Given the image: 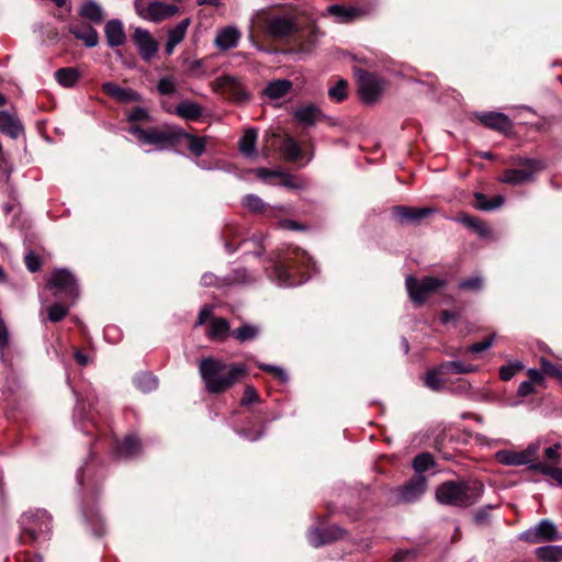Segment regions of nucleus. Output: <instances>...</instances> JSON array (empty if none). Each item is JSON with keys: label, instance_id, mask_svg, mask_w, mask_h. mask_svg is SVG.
Instances as JSON below:
<instances>
[{"label": "nucleus", "instance_id": "nucleus-1", "mask_svg": "<svg viewBox=\"0 0 562 562\" xmlns=\"http://www.w3.org/2000/svg\"><path fill=\"white\" fill-rule=\"evenodd\" d=\"M310 271H317L316 262L299 247H288L273 265L271 279L279 286H296L310 279Z\"/></svg>", "mask_w": 562, "mask_h": 562}, {"label": "nucleus", "instance_id": "nucleus-2", "mask_svg": "<svg viewBox=\"0 0 562 562\" xmlns=\"http://www.w3.org/2000/svg\"><path fill=\"white\" fill-rule=\"evenodd\" d=\"M139 145L153 146L156 150H165L173 147L182 137L189 140L188 147L195 156H201L206 146V137H199L186 133L181 127H151L148 130L140 128L138 125H132L128 128Z\"/></svg>", "mask_w": 562, "mask_h": 562}, {"label": "nucleus", "instance_id": "nucleus-3", "mask_svg": "<svg viewBox=\"0 0 562 562\" xmlns=\"http://www.w3.org/2000/svg\"><path fill=\"white\" fill-rule=\"evenodd\" d=\"M199 372L207 392L218 394L231 389L246 373L244 364L227 363L207 357L199 361Z\"/></svg>", "mask_w": 562, "mask_h": 562}, {"label": "nucleus", "instance_id": "nucleus-4", "mask_svg": "<svg viewBox=\"0 0 562 562\" xmlns=\"http://www.w3.org/2000/svg\"><path fill=\"white\" fill-rule=\"evenodd\" d=\"M484 486L479 481H447L436 490V499L442 505L469 507L481 498Z\"/></svg>", "mask_w": 562, "mask_h": 562}, {"label": "nucleus", "instance_id": "nucleus-5", "mask_svg": "<svg viewBox=\"0 0 562 562\" xmlns=\"http://www.w3.org/2000/svg\"><path fill=\"white\" fill-rule=\"evenodd\" d=\"M19 522L22 533L37 541L50 531L52 517L45 509H30L20 517Z\"/></svg>", "mask_w": 562, "mask_h": 562}, {"label": "nucleus", "instance_id": "nucleus-6", "mask_svg": "<svg viewBox=\"0 0 562 562\" xmlns=\"http://www.w3.org/2000/svg\"><path fill=\"white\" fill-rule=\"evenodd\" d=\"M47 288L53 291L55 297L71 302L79 295L77 281L66 269H56L47 283Z\"/></svg>", "mask_w": 562, "mask_h": 562}, {"label": "nucleus", "instance_id": "nucleus-7", "mask_svg": "<svg viewBox=\"0 0 562 562\" xmlns=\"http://www.w3.org/2000/svg\"><path fill=\"white\" fill-rule=\"evenodd\" d=\"M518 168L506 169L499 181L503 183L519 186L533 181L535 176L542 169V165L536 159L520 158L517 160Z\"/></svg>", "mask_w": 562, "mask_h": 562}, {"label": "nucleus", "instance_id": "nucleus-8", "mask_svg": "<svg viewBox=\"0 0 562 562\" xmlns=\"http://www.w3.org/2000/svg\"><path fill=\"white\" fill-rule=\"evenodd\" d=\"M405 283L411 300L416 304H422L426 301L429 294L443 288L447 281L435 277H425L417 280L409 276L406 278Z\"/></svg>", "mask_w": 562, "mask_h": 562}, {"label": "nucleus", "instance_id": "nucleus-9", "mask_svg": "<svg viewBox=\"0 0 562 562\" xmlns=\"http://www.w3.org/2000/svg\"><path fill=\"white\" fill-rule=\"evenodd\" d=\"M357 83L360 98L366 103L375 102L385 87V82L381 77L367 71H358Z\"/></svg>", "mask_w": 562, "mask_h": 562}, {"label": "nucleus", "instance_id": "nucleus-10", "mask_svg": "<svg viewBox=\"0 0 562 562\" xmlns=\"http://www.w3.org/2000/svg\"><path fill=\"white\" fill-rule=\"evenodd\" d=\"M538 449V445L531 443L522 451L499 450L495 453V459L498 463L503 465H528V469L530 470V465L535 463L533 460L536 458Z\"/></svg>", "mask_w": 562, "mask_h": 562}, {"label": "nucleus", "instance_id": "nucleus-11", "mask_svg": "<svg viewBox=\"0 0 562 562\" xmlns=\"http://www.w3.org/2000/svg\"><path fill=\"white\" fill-rule=\"evenodd\" d=\"M295 16L291 13L271 15L266 21V33L274 38H283L296 32Z\"/></svg>", "mask_w": 562, "mask_h": 562}, {"label": "nucleus", "instance_id": "nucleus-12", "mask_svg": "<svg viewBox=\"0 0 562 562\" xmlns=\"http://www.w3.org/2000/svg\"><path fill=\"white\" fill-rule=\"evenodd\" d=\"M519 538L531 543H537L541 541H557L562 537L551 520L542 519L533 528H530L520 533Z\"/></svg>", "mask_w": 562, "mask_h": 562}, {"label": "nucleus", "instance_id": "nucleus-13", "mask_svg": "<svg viewBox=\"0 0 562 562\" xmlns=\"http://www.w3.org/2000/svg\"><path fill=\"white\" fill-rule=\"evenodd\" d=\"M133 41L143 60L150 61L156 57L158 53V43L149 31L142 27L135 29Z\"/></svg>", "mask_w": 562, "mask_h": 562}, {"label": "nucleus", "instance_id": "nucleus-14", "mask_svg": "<svg viewBox=\"0 0 562 562\" xmlns=\"http://www.w3.org/2000/svg\"><path fill=\"white\" fill-rule=\"evenodd\" d=\"M427 490V479L424 475H415L398 490V498L403 503L418 501Z\"/></svg>", "mask_w": 562, "mask_h": 562}, {"label": "nucleus", "instance_id": "nucleus-15", "mask_svg": "<svg viewBox=\"0 0 562 562\" xmlns=\"http://www.w3.org/2000/svg\"><path fill=\"white\" fill-rule=\"evenodd\" d=\"M68 31L88 48L99 44V34L90 23L74 21L68 25Z\"/></svg>", "mask_w": 562, "mask_h": 562}, {"label": "nucleus", "instance_id": "nucleus-16", "mask_svg": "<svg viewBox=\"0 0 562 562\" xmlns=\"http://www.w3.org/2000/svg\"><path fill=\"white\" fill-rule=\"evenodd\" d=\"M434 213L429 207L395 206L393 214L401 224H417Z\"/></svg>", "mask_w": 562, "mask_h": 562}, {"label": "nucleus", "instance_id": "nucleus-17", "mask_svg": "<svg viewBox=\"0 0 562 562\" xmlns=\"http://www.w3.org/2000/svg\"><path fill=\"white\" fill-rule=\"evenodd\" d=\"M104 35L109 47H120L126 43V33L123 22L119 19H111L104 25Z\"/></svg>", "mask_w": 562, "mask_h": 562}, {"label": "nucleus", "instance_id": "nucleus-18", "mask_svg": "<svg viewBox=\"0 0 562 562\" xmlns=\"http://www.w3.org/2000/svg\"><path fill=\"white\" fill-rule=\"evenodd\" d=\"M178 11L179 8L175 4L150 1L147 5V15L145 21L159 23L165 19L173 16Z\"/></svg>", "mask_w": 562, "mask_h": 562}, {"label": "nucleus", "instance_id": "nucleus-19", "mask_svg": "<svg viewBox=\"0 0 562 562\" xmlns=\"http://www.w3.org/2000/svg\"><path fill=\"white\" fill-rule=\"evenodd\" d=\"M190 24L191 19L186 18L181 20L177 25L168 30L167 42L165 45V53L168 56H170L175 52V48L184 40Z\"/></svg>", "mask_w": 562, "mask_h": 562}, {"label": "nucleus", "instance_id": "nucleus-20", "mask_svg": "<svg viewBox=\"0 0 562 562\" xmlns=\"http://www.w3.org/2000/svg\"><path fill=\"white\" fill-rule=\"evenodd\" d=\"M342 533L344 531L336 526L329 527L324 530L313 528L308 531L307 539L313 547L318 548L334 540L339 539L342 536Z\"/></svg>", "mask_w": 562, "mask_h": 562}, {"label": "nucleus", "instance_id": "nucleus-21", "mask_svg": "<svg viewBox=\"0 0 562 562\" xmlns=\"http://www.w3.org/2000/svg\"><path fill=\"white\" fill-rule=\"evenodd\" d=\"M256 175L259 179L267 181L269 178H278L279 184L290 189H301L303 183L296 177L279 170H269L266 168H258Z\"/></svg>", "mask_w": 562, "mask_h": 562}, {"label": "nucleus", "instance_id": "nucleus-22", "mask_svg": "<svg viewBox=\"0 0 562 562\" xmlns=\"http://www.w3.org/2000/svg\"><path fill=\"white\" fill-rule=\"evenodd\" d=\"M102 90L109 97L115 99L119 102L128 103V102H138L140 101V94L131 88H122L112 81H106L102 83Z\"/></svg>", "mask_w": 562, "mask_h": 562}, {"label": "nucleus", "instance_id": "nucleus-23", "mask_svg": "<svg viewBox=\"0 0 562 562\" xmlns=\"http://www.w3.org/2000/svg\"><path fill=\"white\" fill-rule=\"evenodd\" d=\"M240 37L238 29L229 25L217 31L214 44L221 50H228L238 45Z\"/></svg>", "mask_w": 562, "mask_h": 562}, {"label": "nucleus", "instance_id": "nucleus-24", "mask_svg": "<svg viewBox=\"0 0 562 562\" xmlns=\"http://www.w3.org/2000/svg\"><path fill=\"white\" fill-rule=\"evenodd\" d=\"M480 122L492 130L499 132H508L512 130V121L509 117L501 112H485L477 114Z\"/></svg>", "mask_w": 562, "mask_h": 562}, {"label": "nucleus", "instance_id": "nucleus-25", "mask_svg": "<svg viewBox=\"0 0 562 562\" xmlns=\"http://www.w3.org/2000/svg\"><path fill=\"white\" fill-rule=\"evenodd\" d=\"M0 132L16 139L23 134L24 127L15 115L8 111H0Z\"/></svg>", "mask_w": 562, "mask_h": 562}, {"label": "nucleus", "instance_id": "nucleus-26", "mask_svg": "<svg viewBox=\"0 0 562 562\" xmlns=\"http://www.w3.org/2000/svg\"><path fill=\"white\" fill-rule=\"evenodd\" d=\"M337 22L347 23L355 21L366 14L364 10L351 5L333 4L327 9Z\"/></svg>", "mask_w": 562, "mask_h": 562}, {"label": "nucleus", "instance_id": "nucleus-27", "mask_svg": "<svg viewBox=\"0 0 562 562\" xmlns=\"http://www.w3.org/2000/svg\"><path fill=\"white\" fill-rule=\"evenodd\" d=\"M294 119L303 126H314L316 122L323 116L319 108L314 104H307L297 108L293 112Z\"/></svg>", "mask_w": 562, "mask_h": 562}, {"label": "nucleus", "instance_id": "nucleus-28", "mask_svg": "<svg viewBox=\"0 0 562 562\" xmlns=\"http://www.w3.org/2000/svg\"><path fill=\"white\" fill-rule=\"evenodd\" d=\"M79 15L92 24H101L105 14L102 7L94 0H85L79 8Z\"/></svg>", "mask_w": 562, "mask_h": 562}, {"label": "nucleus", "instance_id": "nucleus-29", "mask_svg": "<svg viewBox=\"0 0 562 562\" xmlns=\"http://www.w3.org/2000/svg\"><path fill=\"white\" fill-rule=\"evenodd\" d=\"M142 450L139 439L126 436L122 442H116L114 454L116 458L130 459L136 457Z\"/></svg>", "mask_w": 562, "mask_h": 562}, {"label": "nucleus", "instance_id": "nucleus-30", "mask_svg": "<svg viewBox=\"0 0 562 562\" xmlns=\"http://www.w3.org/2000/svg\"><path fill=\"white\" fill-rule=\"evenodd\" d=\"M56 81L64 88H72L76 86L81 77V74L76 67L59 68L55 71Z\"/></svg>", "mask_w": 562, "mask_h": 562}, {"label": "nucleus", "instance_id": "nucleus-31", "mask_svg": "<svg viewBox=\"0 0 562 562\" xmlns=\"http://www.w3.org/2000/svg\"><path fill=\"white\" fill-rule=\"evenodd\" d=\"M257 136V130L255 128L246 130L241 136L239 140V150L245 157L251 158L256 155Z\"/></svg>", "mask_w": 562, "mask_h": 562}, {"label": "nucleus", "instance_id": "nucleus-32", "mask_svg": "<svg viewBox=\"0 0 562 562\" xmlns=\"http://www.w3.org/2000/svg\"><path fill=\"white\" fill-rule=\"evenodd\" d=\"M175 113L189 121H194L202 115V108L192 101H183L177 104Z\"/></svg>", "mask_w": 562, "mask_h": 562}, {"label": "nucleus", "instance_id": "nucleus-33", "mask_svg": "<svg viewBox=\"0 0 562 562\" xmlns=\"http://www.w3.org/2000/svg\"><path fill=\"white\" fill-rule=\"evenodd\" d=\"M292 83L286 79L276 80L266 87L265 94L271 100H279L290 91Z\"/></svg>", "mask_w": 562, "mask_h": 562}, {"label": "nucleus", "instance_id": "nucleus-34", "mask_svg": "<svg viewBox=\"0 0 562 562\" xmlns=\"http://www.w3.org/2000/svg\"><path fill=\"white\" fill-rule=\"evenodd\" d=\"M474 198H475L474 206L477 210L486 211V212L501 207L505 202V199L503 195H495L492 200H490L485 194L476 192L474 194Z\"/></svg>", "mask_w": 562, "mask_h": 562}, {"label": "nucleus", "instance_id": "nucleus-35", "mask_svg": "<svg viewBox=\"0 0 562 562\" xmlns=\"http://www.w3.org/2000/svg\"><path fill=\"white\" fill-rule=\"evenodd\" d=\"M536 555L544 562H558L562 559V546H543L536 549Z\"/></svg>", "mask_w": 562, "mask_h": 562}, {"label": "nucleus", "instance_id": "nucleus-36", "mask_svg": "<svg viewBox=\"0 0 562 562\" xmlns=\"http://www.w3.org/2000/svg\"><path fill=\"white\" fill-rule=\"evenodd\" d=\"M477 370L476 366L467 364L462 361H446L440 364V371L446 374L472 373Z\"/></svg>", "mask_w": 562, "mask_h": 562}, {"label": "nucleus", "instance_id": "nucleus-37", "mask_svg": "<svg viewBox=\"0 0 562 562\" xmlns=\"http://www.w3.org/2000/svg\"><path fill=\"white\" fill-rule=\"evenodd\" d=\"M134 384L139 391L148 393L157 389L158 380L149 372H140L134 378Z\"/></svg>", "mask_w": 562, "mask_h": 562}, {"label": "nucleus", "instance_id": "nucleus-38", "mask_svg": "<svg viewBox=\"0 0 562 562\" xmlns=\"http://www.w3.org/2000/svg\"><path fill=\"white\" fill-rule=\"evenodd\" d=\"M259 333L260 329L258 326L252 324H244L233 330L231 335L239 342H246L256 339Z\"/></svg>", "mask_w": 562, "mask_h": 562}, {"label": "nucleus", "instance_id": "nucleus-39", "mask_svg": "<svg viewBox=\"0 0 562 562\" xmlns=\"http://www.w3.org/2000/svg\"><path fill=\"white\" fill-rule=\"evenodd\" d=\"M240 203L244 209L256 214H262L268 209V204L265 203L263 200L256 194H246L243 196Z\"/></svg>", "mask_w": 562, "mask_h": 562}, {"label": "nucleus", "instance_id": "nucleus-40", "mask_svg": "<svg viewBox=\"0 0 562 562\" xmlns=\"http://www.w3.org/2000/svg\"><path fill=\"white\" fill-rule=\"evenodd\" d=\"M209 336L212 339H223L229 334V323L222 317H214L211 321Z\"/></svg>", "mask_w": 562, "mask_h": 562}, {"label": "nucleus", "instance_id": "nucleus-41", "mask_svg": "<svg viewBox=\"0 0 562 562\" xmlns=\"http://www.w3.org/2000/svg\"><path fill=\"white\" fill-rule=\"evenodd\" d=\"M280 150L283 156L291 161L297 160L302 155L301 147L292 137H286L282 142Z\"/></svg>", "mask_w": 562, "mask_h": 562}, {"label": "nucleus", "instance_id": "nucleus-42", "mask_svg": "<svg viewBox=\"0 0 562 562\" xmlns=\"http://www.w3.org/2000/svg\"><path fill=\"white\" fill-rule=\"evenodd\" d=\"M435 465L434 458L428 452H423L416 456L413 460V469L416 475H422Z\"/></svg>", "mask_w": 562, "mask_h": 562}, {"label": "nucleus", "instance_id": "nucleus-43", "mask_svg": "<svg viewBox=\"0 0 562 562\" xmlns=\"http://www.w3.org/2000/svg\"><path fill=\"white\" fill-rule=\"evenodd\" d=\"M530 470L538 471L552 477L559 485L562 486V468L551 467L546 463H533L530 465Z\"/></svg>", "mask_w": 562, "mask_h": 562}, {"label": "nucleus", "instance_id": "nucleus-44", "mask_svg": "<svg viewBox=\"0 0 562 562\" xmlns=\"http://www.w3.org/2000/svg\"><path fill=\"white\" fill-rule=\"evenodd\" d=\"M459 222L465 225L467 227L472 228L482 237L487 236L488 234V229L485 226V224L473 216L463 215L462 217L459 218Z\"/></svg>", "mask_w": 562, "mask_h": 562}, {"label": "nucleus", "instance_id": "nucleus-45", "mask_svg": "<svg viewBox=\"0 0 562 562\" xmlns=\"http://www.w3.org/2000/svg\"><path fill=\"white\" fill-rule=\"evenodd\" d=\"M440 374H446L440 371V366L437 369L428 371L425 375L426 386L434 391L440 390L443 386V382L439 378Z\"/></svg>", "mask_w": 562, "mask_h": 562}, {"label": "nucleus", "instance_id": "nucleus-46", "mask_svg": "<svg viewBox=\"0 0 562 562\" xmlns=\"http://www.w3.org/2000/svg\"><path fill=\"white\" fill-rule=\"evenodd\" d=\"M328 95L331 100L336 102H340L347 97V81L344 79L338 80V82L328 90Z\"/></svg>", "mask_w": 562, "mask_h": 562}, {"label": "nucleus", "instance_id": "nucleus-47", "mask_svg": "<svg viewBox=\"0 0 562 562\" xmlns=\"http://www.w3.org/2000/svg\"><path fill=\"white\" fill-rule=\"evenodd\" d=\"M68 314V306L64 303H55L48 307V319L53 323L61 321Z\"/></svg>", "mask_w": 562, "mask_h": 562}, {"label": "nucleus", "instance_id": "nucleus-48", "mask_svg": "<svg viewBox=\"0 0 562 562\" xmlns=\"http://www.w3.org/2000/svg\"><path fill=\"white\" fill-rule=\"evenodd\" d=\"M459 288L472 292L480 291L483 288V279L479 276L471 277L469 279L462 280L459 283Z\"/></svg>", "mask_w": 562, "mask_h": 562}, {"label": "nucleus", "instance_id": "nucleus-49", "mask_svg": "<svg viewBox=\"0 0 562 562\" xmlns=\"http://www.w3.org/2000/svg\"><path fill=\"white\" fill-rule=\"evenodd\" d=\"M257 366L261 370L274 374L276 378H278L282 383H285L288 381V374L281 367L273 366V364H266L262 362H257Z\"/></svg>", "mask_w": 562, "mask_h": 562}, {"label": "nucleus", "instance_id": "nucleus-50", "mask_svg": "<svg viewBox=\"0 0 562 562\" xmlns=\"http://www.w3.org/2000/svg\"><path fill=\"white\" fill-rule=\"evenodd\" d=\"M157 90L162 95L172 94L176 91V83L171 77H164L157 85Z\"/></svg>", "mask_w": 562, "mask_h": 562}, {"label": "nucleus", "instance_id": "nucleus-51", "mask_svg": "<svg viewBox=\"0 0 562 562\" xmlns=\"http://www.w3.org/2000/svg\"><path fill=\"white\" fill-rule=\"evenodd\" d=\"M494 338L495 335H491L484 338L482 341L470 345L467 350L471 353H479L485 351L492 347V345L494 344Z\"/></svg>", "mask_w": 562, "mask_h": 562}, {"label": "nucleus", "instance_id": "nucleus-52", "mask_svg": "<svg viewBox=\"0 0 562 562\" xmlns=\"http://www.w3.org/2000/svg\"><path fill=\"white\" fill-rule=\"evenodd\" d=\"M560 450H561V443H555L551 447L546 448V450H544L546 459L552 464L560 463L562 460Z\"/></svg>", "mask_w": 562, "mask_h": 562}, {"label": "nucleus", "instance_id": "nucleus-53", "mask_svg": "<svg viewBox=\"0 0 562 562\" xmlns=\"http://www.w3.org/2000/svg\"><path fill=\"white\" fill-rule=\"evenodd\" d=\"M520 369H522V364L520 362L503 366L499 369V376L504 381H509Z\"/></svg>", "mask_w": 562, "mask_h": 562}, {"label": "nucleus", "instance_id": "nucleus-54", "mask_svg": "<svg viewBox=\"0 0 562 562\" xmlns=\"http://www.w3.org/2000/svg\"><path fill=\"white\" fill-rule=\"evenodd\" d=\"M9 339L10 335L8 327L5 326L4 322L0 319V360L2 362L4 361V350L9 345Z\"/></svg>", "mask_w": 562, "mask_h": 562}, {"label": "nucleus", "instance_id": "nucleus-55", "mask_svg": "<svg viewBox=\"0 0 562 562\" xmlns=\"http://www.w3.org/2000/svg\"><path fill=\"white\" fill-rule=\"evenodd\" d=\"M24 261H25L26 268L31 272H36L42 267V259L40 258V256L34 254L33 251H30L25 255Z\"/></svg>", "mask_w": 562, "mask_h": 562}, {"label": "nucleus", "instance_id": "nucleus-56", "mask_svg": "<svg viewBox=\"0 0 562 562\" xmlns=\"http://www.w3.org/2000/svg\"><path fill=\"white\" fill-rule=\"evenodd\" d=\"M257 400H258V394H257V391L255 390V387L251 385H247L245 387L244 396L240 401V404L243 406H248V405L255 403Z\"/></svg>", "mask_w": 562, "mask_h": 562}, {"label": "nucleus", "instance_id": "nucleus-57", "mask_svg": "<svg viewBox=\"0 0 562 562\" xmlns=\"http://www.w3.org/2000/svg\"><path fill=\"white\" fill-rule=\"evenodd\" d=\"M540 364H541V370L546 374L554 375V376L561 375L560 369L557 366H554L553 363H551L549 360L542 358L540 361Z\"/></svg>", "mask_w": 562, "mask_h": 562}, {"label": "nucleus", "instance_id": "nucleus-58", "mask_svg": "<svg viewBox=\"0 0 562 562\" xmlns=\"http://www.w3.org/2000/svg\"><path fill=\"white\" fill-rule=\"evenodd\" d=\"M149 114L144 108L134 109L127 116L130 122H138L148 120Z\"/></svg>", "mask_w": 562, "mask_h": 562}, {"label": "nucleus", "instance_id": "nucleus-59", "mask_svg": "<svg viewBox=\"0 0 562 562\" xmlns=\"http://www.w3.org/2000/svg\"><path fill=\"white\" fill-rule=\"evenodd\" d=\"M213 314V307L211 305H204L198 315L195 326H202Z\"/></svg>", "mask_w": 562, "mask_h": 562}, {"label": "nucleus", "instance_id": "nucleus-60", "mask_svg": "<svg viewBox=\"0 0 562 562\" xmlns=\"http://www.w3.org/2000/svg\"><path fill=\"white\" fill-rule=\"evenodd\" d=\"M86 418V405L81 401H77V404L74 409V420L75 425H77L79 422L83 420Z\"/></svg>", "mask_w": 562, "mask_h": 562}, {"label": "nucleus", "instance_id": "nucleus-61", "mask_svg": "<svg viewBox=\"0 0 562 562\" xmlns=\"http://www.w3.org/2000/svg\"><path fill=\"white\" fill-rule=\"evenodd\" d=\"M148 3L146 0H134L135 12L143 20H146Z\"/></svg>", "mask_w": 562, "mask_h": 562}, {"label": "nucleus", "instance_id": "nucleus-62", "mask_svg": "<svg viewBox=\"0 0 562 562\" xmlns=\"http://www.w3.org/2000/svg\"><path fill=\"white\" fill-rule=\"evenodd\" d=\"M535 392V386L531 381H522L518 386V395L519 396H527Z\"/></svg>", "mask_w": 562, "mask_h": 562}, {"label": "nucleus", "instance_id": "nucleus-63", "mask_svg": "<svg viewBox=\"0 0 562 562\" xmlns=\"http://www.w3.org/2000/svg\"><path fill=\"white\" fill-rule=\"evenodd\" d=\"M239 435L249 441H256L262 437L263 430L260 429L256 434H254L252 431L245 427L239 431Z\"/></svg>", "mask_w": 562, "mask_h": 562}, {"label": "nucleus", "instance_id": "nucleus-64", "mask_svg": "<svg viewBox=\"0 0 562 562\" xmlns=\"http://www.w3.org/2000/svg\"><path fill=\"white\" fill-rule=\"evenodd\" d=\"M217 282V277L212 272H205L201 278V284L204 286H213Z\"/></svg>", "mask_w": 562, "mask_h": 562}]
</instances>
